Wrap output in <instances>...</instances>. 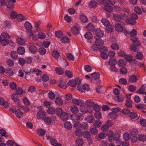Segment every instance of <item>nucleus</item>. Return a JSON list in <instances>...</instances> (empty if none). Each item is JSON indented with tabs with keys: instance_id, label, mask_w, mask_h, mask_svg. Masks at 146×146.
Returning <instances> with one entry per match:
<instances>
[{
	"instance_id": "1",
	"label": "nucleus",
	"mask_w": 146,
	"mask_h": 146,
	"mask_svg": "<svg viewBox=\"0 0 146 146\" xmlns=\"http://www.w3.org/2000/svg\"><path fill=\"white\" fill-rule=\"evenodd\" d=\"M138 18V16L136 14L133 13L131 15V17L128 18L127 21L128 23L133 25L135 24V20Z\"/></svg>"
},
{
	"instance_id": "2",
	"label": "nucleus",
	"mask_w": 146,
	"mask_h": 146,
	"mask_svg": "<svg viewBox=\"0 0 146 146\" xmlns=\"http://www.w3.org/2000/svg\"><path fill=\"white\" fill-rule=\"evenodd\" d=\"M77 88L79 91L82 93L84 92L86 90H89L90 89L88 85L86 84L82 85L80 82L78 84Z\"/></svg>"
},
{
	"instance_id": "3",
	"label": "nucleus",
	"mask_w": 146,
	"mask_h": 146,
	"mask_svg": "<svg viewBox=\"0 0 146 146\" xmlns=\"http://www.w3.org/2000/svg\"><path fill=\"white\" fill-rule=\"evenodd\" d=\"M92 78L93 80H95V81L96 83L98 84H100L101 83V81L99 79L100 76V74L98 72H95L91 74Z\"/></svg>"
},
{
	"instance_id": "4",
	"label": "nucleus",
	"mask_w": 146,
	"mask_h": 146,
	"mask_svg": "<svg viewBox=\"0 0 146 146\" xmlns=\"http://www.w3.org/2000/svg\"><path fill=\"white\" fill-rule=\"evenodd\" d=\"M81 82V80L79 78H77L74 80H70L68 82V84L70 86L75 87L77 85H78L79 82Z\"/></svg>"
},
{
	"instance_id": "5",
	"label": "nucleus",
	"mask_w": 146,
	"mask_h": 146,
	"mask_svg": "<svg viewBox=\"0 0 146 146\" xmlns=\"http://www.w3.org/2000/svg\"><path fill=\"white\" fill-rule=\"evenodd\" d=\"M56 113L58 116L60 117L61 119L64 121V112L61 108H58L56 109Z\"/></svg>"
},
{
	"instance_id": "6",
	"label": "nucleus",
	"mask_w": 146,
	"mask_h": 146,
	"mask_svg": "<svg viewBox=\"0 0 146 146\" xmlns=\"http://www.w3.org/2000/svg\"><path fill=\"white\" fill-rule=\"evenodd\" d=\"M71 119L72 120L74 121L80 120L83 119V116L82 114L81 113H79L77 114L73 115L71 116Z\"/></svg>"
},
{
	"instance_id": "7",
	"label": "nucleus",
	"mask_w": 146,
	"mask_h": 146,
	"mask_svg": "<svg viewBox=\"0 0 146 146\" xmlns=\"http://www.w3.org/2000/svg\"><path fill=\"white\" fill-rule=\"evenodd\" d=\"M29 49L30 52L33 54L36 53L38 51L36 46L33 45H30Z\"/></svg>"
},
{
	"instance_id": "8",
	"label": "nucleus",
	"mask_w": 146,
	"mask_h": 146,
	"mask_svg": "<svg viewBox=\"0 0 146 146\" xmlns=\"http://www.w3.org/2000/svg\"><path fill=\"white\" fill-rule=\"evenodd\" d=\"M131 94H129L128 96H127V99L126 100L125 102V105L126 106L129 108L132 107V104L131 102L132 101L131 100Z\"/></svg>"
},
{
	"instance_id": "9",
	"label": "nucleus",
	"mask_w": 146,
	"mask_h": 146,
	"mask_svg": "<svg viewBox=\"0 0 146 146\" xmlns=\"http://www.w3.org/2000/svg\"><path fill=\"white\" fill-rule=\"evenodd\" d=\"M7 7L12 9L14 7V3L16 2V0H9L7 1Z\"/></svg>"
},
{
	"instance_id": "10",
	"label": "nucleus",
	"mask_w": 146,
	"mask_h": 146,
	"mask_svg": "<svg viewBox=\"0 0 146 146\" xmlns=\"http://www.w3.org/2000/svg\"><path fill=\"white\" fill-rule=\"evenodd\" d=\"M46 115V112L43 110L41 109L37 113V117L38 119H41Z\"/></svg>"
},
{
	"instance_id": "11",
	"label": "nucleus",
	"mask_w": 146,
	"mask_h": 146,
	"mask_svg": "<svg viewBox=\"0 0 146 146\" xmlns=\"http://www.w3.org/2000/svg\"><path fill=\"white\" fill-rule=\"evenodd\" d=\"M72 102L74 104L77 105H80V106L82 105L84 103L83 101L82 100H78L75 98L72 100Z\"/></svg>"
},
{
	"instance_id": "12",
	"label": "nucleus",
	"mask_w": 146,
	"mask_h": 146,
	"mask_svg": "<svg viewBox=\"0 0 146 146\" xmlns=\"http://www.w3.org/2000/svg\"><path fill=\"white\" fill-rule=\"evenodd\" d=\"M100 3H102L106 5H107L108 4H110L112 5H114L115 3V0H102V1H99Z\"/></svg>"
},
{
	"instance_id": "13",
	"label": "nucleus",
	"mask_w": 146,
	"mask_h": 146,
	"mask_svg": "<svg viewBox=\"0 0 146 146\" xmlns=\"http://www.w3.org/2000/svg\"><path fill=\"white\" fill-rule=\"evenodd\" d=\"M55 35L58 38H62L61 41L64 42V38H63V33L62 31H56L55 32Z\"/></svg>"
},
{
	"instance_id": "14",
	"label": "nucleus",
	"mask_w": 146,
	"mask_h": 146,
	"mask_svg": "<svg viewBox=\"0 0 146 146\" xmlns=\"http://www.w3.org/2000/svg\"><path fill=\"white\" fill-rule=\"evenodd\" d=\"M96 39L95 44L96 46H99L103 44L104 41L101 38H98Z\"/></svg>"
},
{
	"instance_id": "15",
	"label": "nucleus",
	"mask_w": 146,
	"mask_h": 146,
	"mask_svg": "<svg viewBox=\"0 0 146 146\" xmlns=\"http://www.w3.org/2000/svg\"><path fill=\"white\" fill-rule=\"evenodd\" d=\"M129 81L132 83L136 82L138 79L137 77L134 75H133L129 76Z\"/></svg>"
},
{
	"instance_id": "16",
	"label": "nucleus",
	"mask_w": 146,
	"mask_h": 146,
	"mask_svg": "<svg viewBox=\"0 0 146 146\" xmlns=\"http://www.w3.org/2000/svg\"><path fill=\"white\" fill-rule=\"evenodd\" d=\"M95 33V35L94 36V38H95L102 37L104 35V33L101 30L97 31Z\"/></svg>"
},
{
	"instance_id": "17",
	"label": "nucleus",
	"mask_w": 146,
	"mask_h": 146,
	"mask_svg": "<svg viewBox=\"0 0 146 146\" xmlns=\"http://www.w3.org/2000/svg\"><path fill=\"white\" fill-rule=\"evenodd\" d=\"M24 27L27 31H31L32 29V27L31 24L29 22L26 21L25 22Z\"/></svg>"
},
{
	"instance_id": "18",
	"label": "nucleus",
	"mask_w": 146,
	"mask_h": 146,
	"mask_svg": "<svg viewBox=\"0 0 146 146\" xmlns=\"http://www.w3.org/2000/svg\"><path fill=\"white\" fill-rule=\"evenodd\" d=\"M104 8L105 10L108 12H113V7L108 4L105 6Z\"/></svg>"
},
{
	"instance_id": "19",
	"label": "nucleus",
	"mask_w": 146,
	"mask_h": 146,
	"mask_svg": "<svg viewBox=\"0 0 146 146\" xmlns=\"http://www.w3.org/2000/svg\"><path fill=\"white\" fill-rule=\"evenodd\" d=\"M86 28L88 30L92 31L95 30V27L92 23H90L86 26Z\"/></svg>"
},
{
	"instance_id": "20",
	"label": "nucleus",
	"mask_w": 146,
	"mask_h": 146,
	"mask_svg": "<svg viewBox=\"0 0 146 146\" xmlns=\"http://www.w3.org/2000/svg\"><path fill=\"white\" fill-rule=\"evenodd\" d=\"M43 119L45 123L47 125H49L52 123L51 118L48 117H46Z\"/></svg>"
},
{
	"instance_id": "21",
	"label": "nucleus",
	"mask_w": 146,
	"mask_h": 146,
	"mask_svg": "<svg viewBox=\"0 0 146 146\" xmlns=\"http://www.w3.org/2000/svg\"><path fill=\"white\" fill-rule=\"evenodd\" d=\"M56 112V109L52 107H49L47 110V112L50 114H54Z\"/></svg>"
},
{
	"instance_id": "22",
	"label": "nucleus",
	"mask_w": 146,
	"mask_h": 146,
	"mask_svg": "<svg viewBox=\"0 0 146 146\" xmlns=\"http://www.w3.org/2000/svg\"><path fill=\"white\" fill-rule=\"evenodd\" d=\"M17 52L19 54L23 55L25 52V48L23 47H20L18 48Z\"/></svg>"
},
{
	"instance_id": "23",
	"label": "nucleus",
	"mask_w": 146,
	"mask_h": 146,
	"mask_svg": "<svg viewBox=\"0 0 146 146\" xmlns=\"http://www.w3.org/2000/svg\"><path fill=\"white\" fill-rule=\"evenodd\" d=\"M115 30L118 32H121L123 30V28L121 24L117 23L115 26Z\"/></svg>"
},
{
	"instance_id": "24",
	"label": "nucleus",
	"mask_w": 146,
	"mask_h": 146,
	"mask_svg": "<svg viewBox=\"0 0 146 146\" xmlns=\"http://www.w3.org/2000/svg\"><path fill=\"white\" fill-rule=\"evenodd\" d=\"M0 105L4 106L6 108L8 107V103L7 102H5V101L3 98L0 97Z\"/></svg>"
},
{
	"instance_id": "25",
	"label": "nucleus",
	"mask_w": 146,
	"mask_h": 146,
	"mask_svg": "<svg viewBox=\"0 0 146 146\" xmlns=\"http://www.w3.org/2000/svg\"><path fill=\"white\" fill-rule=\"evenodd\" d=\"M117 64V60L114 58H111L109 60V64L111 66H114Z\"/></svg>"
},
{
	"instance_id": "26",
	"label": "nucleus",
	"mask_w": 146,
	"mask_h": 146,
	"mask_svg": "<svg viewBox=\"0 0 146 146\" xmlns=\"http://www.w3.org/2000/svg\"><path fill=\"white\" fill-rule=\"evenodd\" d=\"M15 115L17 117L20 118L23 115V113L21 110H17L15 111Z\"/></svg>"
},
{
	"instance_id": "27",
	"label": "nucleus",
	"mask_w": 146,
	"mask_h": 146,
	"mask_svg": "<svg viewBox=\"0 0 146 146\" xmlns=\"http://www.w3.org/2000/svg\"><path fill=\"white\" fill-rule=\"evenodd\" d=\"M65 75L69 78H71L73 76L72 73L70 70H66L65 72Z\"/></svg>"
},
{
	"instance_id": "28",
	"label": "nucleus",
	"mask_w": 146,
	"mask_h": 146,
	"mask_svg": "<svg viewBox=\"0 0 146 146\" xmlns=\"http://www.w3.org/2000/svg\"><path fill=\"white\" fill-rule=\"evenodd\" d=\"M70 110L72 113H76L78 112V109L76 106H71Z\"/></svg>"
},
{
	"instance_id": "29",
	"label": "nucleus",
	"mask_w": 146,
	"mask_h": 146,
	"mask_svg": "<svg viewBox=\"0 0 146 146\" xmlns=\"http://www.w3.org/2000/svg\"><path fill=\"white\" fill-rule=\"evenodd\" d=\"M38 52L41 55H44L46 53V50L44 48L40 47L39 49Z\"/></svg>"
},
{
	"instance_id": "30",
	"label": "nucleus",
	"mask_w": 146,
	"mask_h": 146,
	"mask_svg": "<svg viewBox=\"0 0 146 146\" xmlns=\"http://www.w3.org/2000/svg\"><path fill=\"white\" fill-rule=\"evenodd\" d=\"M101 21L103 24L105 26L107 27L110 25V23L109 20L105 18L102 19Z\"/></svg>"
},
{
	"instance_id": "31",
	"label": "nucleus",
	"mask_w": 146,
	"mask_h": 146,
	"mask_svg": "<svg viewBox=\"0 0 146 146\" xmlns=\"http://www.w3.org/2000/svg\"><path fill=\"white\" fill-rule=\"evenodd\" d=\"M37 133L39 136H42L45 135L46 132L42 129H40L37 130Z\"/></svg>"
},
{
	"instance_id": "32",
	"label": "nucleus",
	"mask_w": 146,
	"mask_h": 146,
	"mask_svg": "<svg viewBox=\"0 0 146 146\" xmlns=\"http://www.w3.org/2000/svg\"><path fill=\"white\" fill-rule=\"evenodd\" d=\"M131 135L128 133H125L123 135V137L126 141L130 139L131 138Z\"/></svg>"
},
{
	"instance_id": "33",
	"label": "nucleus",
	"mask_w": 146,
	"mask_h": 146,
	"mask_svg": "<svg viewBox=\"0 0 146 146\" xmlns=\"http://www.w3.org/2000/svg\"><path fill=\"white\" fill-rule=\"evenodd\" d=\"M17 95H18L15 93H13L12 96V99L15 102L19 101V99L18 98Z\"/></svg>"
},
{
	"instance_id": "34",
	"label": "nucleus",
	"mask_w": 146,
	"mask_h": 146,
	"mask_svg": "<svg viewBox=\"0 0 146 146\" xmlns=\"http://www.w3.org/2000/svg\"><path fill=\"white\" fill-rule=\"evenodd\" d=\"M55 102L57 105H61L63 104V101L61 100V98L57 97L55 100Z\"/></svg>"
},
{
	"instance_id": "35",
	"label": "nucleus",
	"mask_w": 146,
	"mask_h": 146,
	"mask_svg": "<svg viewBox=\"0 0 146 146\" xmlns=\"http://www.w3.org/2000/svg\"><path fill=\"white\" fill-rule=\"evenodd\" d=\"M72 31L74 34H77L79 33V28L76 26L73 27L72 29Z\"/></svg>"
},
{
	"instance_id": "36",
	"label": "nucleus",
	"mask_w": 146,
	"mask_h": 146,
	"mask_svg": "<svg viewBox=\"0 0 146 146\" xmlns=\"http://www.w3.org/2000/svg\"><path fill=\"white\" fill-rule=\"evenodd\" d=\"M135 58L137 59L141 60L143 59V56L141 53L138 52L136 55Z\"/></svg>"
},
{
	"instance_id": "37",
	"label": "nucleus",
	"mask_w": 146,
	"mask_h": 146,
	"mask_svg": "<svg viewBox=\"0 0 146 146\" xmlns=\"http://www.w3.org/2000/svg\"><path fill=\"white\" fill-rule=\"evenodd\" d=\"M11 56V58L14 60L17 59L18 57L17 53L15 51L12 52Z\"/></svg>"
},
{
	"instance_id": "38",
	"label": "nucleus",
	"mask_w": 146,
	"mask_h": 146,
	"mask_svg": "<svg viewBox=\"0 0 146 146\" xmlns=\"http://www.w3.org/2000/svg\"><path fill=\"white\" fill-rule=\"evenodd\" d=\"M17 16L18 20L19 21H21L24 20H26L27 18H25L24 16L21 14H19Z\"/></svg>"
},
{
	"instance_id": "39",
	"label": "nucleus",
	"mask_w": 146,
	"mask_h": 146,
	"mask_svg": "<svg viewBox=\"0 0 146 146\" xmlns=\"http://www.w3.org/2000/svg\"><path fill=\"white\" fill-rule=\"evenodd\" d=\"M97 2L94 0H92L90 1L89 5L92 8H95L97 6Z\"/></svg>"
},
{
	"instance_id": "40",
	"label": "nucleus",
	"mask_w": 146,
	"mask_h": 146,
	"mask_svg": "<svg viewBox=\"0 0 146 146\" xmlns=\"http://www.w3.org/2000/svg\"><path fill=\"white\" fill-rule=\"evenodd\" d=\"M76 144L78 146H82L84 144V141L80 138H78L76 140Z\"/></svg>"
},
{
	"instance_id": "41",
	"label": "nucleus",
	"mask_w": 146,
	"mask_h": 146,
	"mask_svg": "<svg viewBox=\"0 0 146 146\" xmlns=\"http://www.w3.org/2000/svg\"><path fill=\"white\" fill-rule=\"evenodd\" d=\"M17 41L18 44L20 45H23L25 43V40L22 38H17Z\"/></svg>"
},
{
	"instance_id": "42",
	"label": "nucleus",
	"mask_w": 146,
	"mask_h": 146,
	"mask_svg": "<svg viewBox=\"0 0 146 146\" xmlns=\"http://www.w3.org/2000/svg\"><path fill=\"white\" fill-rule=\"evenodd\" d=\"M55 71L56 73L59 75H62L63 73V70L60 68L56 67Z\"/></svg>"
},
{
	"instance_id": "43",
	"label": "nucleus",
	"mask_w": 146,
	"mask_h": 146,
	"mask_svg": "<svg viewBox=\"0 0 146 146\" xmlns=\"http://www.w3.org/2000/svg\"><path fill=\"white\" fill-rule=\"evenodd\" d=\"M128 90L131 92H134L136 89V87L132 85H130L128 87Z\"/></svg>"
},
{
	"instance_id": "44",
	"label": "nucleus",
	"mask_w": 146,
	"mask_h": 146,
	"mask_svg": "<svg viewBox=\"0 0 146 146\" xmlns=\"http://www.w3.org/2000/svg\"><path fill=\"white\" fill-rule=\"evenodd\" d=\"M113 17L117 21H120L122 19V17L120 15L117 14H114Z\"/></svg>"
},
{
	"instance_id": "45",
	"label": "nucleus",
	"mask_w": 146,
	"mask_h": 146,
	"mask_svg": "<svg viewBox=\"0 0 146 146\" xmlns=\"http://www.w3.org/2000/svg\"><path fill=\"white\" fill-rule=\"evenodd\" d=\"M85 38L88 39H90L92 37V35L90 32H87L84 35Z\"/></svg>"
},
{
	"instance_id": "46",
	"label": "nucleus",
	"mask_w": 146,
	"mask_h": 146,
	"mask_svg": "<svg viewBox=\"0 0 146 146\" xmlns=\"http://www.w3.org/2000/svg\"><path fill=\"white\" fill-rule=\"evenodd\" d=\"M52 56L56 59H58L59 57V54L58 52L56 50L52 51Z\"/></svg>"
},
{
	"instance_id": "47",
	"label": "nucleus",
	"mask_w": 146,
	"mask_h": 146,
	"mask_svg": "<svg viewBox=\"0 0 146 146\" xmlns=\"http://www.w3.org/2000/svg\"><path fill=\"white\" fill-rule=\"evenodd\" d=\"M113 30V26L112 25H108L106 28V31L109 33H111Z\"/></svg>"
},
{
	"instance_id": "48",
	"label": "nucleus",
	"mask_w": 146,
	"mask_h": 146,
	"mask_svg": "<svg viewBox=\"0 0 146 146\" xmlns=\"http://www.w3.org/2000/svg\"><path fill=\"white\" fill-rule=\"evenodd\" d=\"M113 135V132L112 131H109L108 132V135L109 137V140L110 141H112Z\"/></svg>"
},
{
	"instance_id": "49",
	"label": "nucleus",
	"mask_w": 146,
	"mask_h": 146,
	"mask_svg": "<svg viewBox=\"0 0 146 146\" xmlns=\"http://www.w3.org/2000/svg\"><path fill=\"white\" fill-rule=\"evenodd\" d=\"M84 68L85 70L88 72H90L92 70V68L90 66L86 65L84 66Z\"/></svg>"
},
{
	"instance_id": "50",
	"label": "nucleus",
	"mask_w": 146,
	"mask_h": 146,
	"mask_svg": "<svg viewBox=\"0 0 146 146\" xmlns=\"http://www.w3.org/2000/svg\"><path fill=\"white\" fill-rule=\"evenodd\" d=\"M83 135L85 138L88 139L90 137L91 135L88 131H86L84 132L83 133Z\"/></svg>"
},
{
	"instance_id": "51",
	"label": "nucleus",
	"mask_w": 146,
	"mask_h": 146,
	"mask_svg": "<svg viewBox=\"0 0 146 146\" xmlns=\"http://www.w3.org/2000/svg\"><path fill=\"white\" fill-rule=\"evenodd\" d=\"M138 139L141 141H146V136L144 135H139Z\"/></svg>"
},
{
	"instance_id": "52",
	"label": "nucleus",
	"mask_w": 146,
	"mask_h": 146,
	"mask_svg": "<svg viewBox=\"0 0 146 146\" xmlns=\"http://www.w3.org/2000/svg\"><path fill=\"white\" fill-rule=\"evenodd\" d=\"M9 43V41L5 38H2L1 44L3 46H5Z\"/></svg>"
},
{
	"instance_id": "53",
	"label": "nucleus",
	"mask_w": 146,
	"mask_h": 146,
	"mask_svg": "<svg viewBox=\"0 0 146 146\" xmlns=\"http://www.w3.org/2000/svg\"><path fill=\"white\" fill-rule=\"evenodd\" d=\"M118 114L116 113L112 112L109 114V116L112 119H115L117 117Z\"/></svg>"
},
{
	"instance_id": "54",
	"label": "nucleus",
	"mask_w": 146,
	"mask_h": 146,
	"mask_svg": "<svg viewBox=\"0 0 146 146\" xmlns=\"http://www.w3.org/2000/svg\"><path fill=\"white\" fill-rule=\"evenodd\" d=\"M23 89L21 88H18L16 89V94L18 95H21L23 93Z\"/></svg>"
},
{
	"instance_id": "55",
	"label": "nucleus",
	"mask_w": 146,
	"mask_h": 146,
	"mask_svg": "<svg viewBox=\"0 0 146 146\" xmlns=\"http://www.w3.org/2000/svg\"><path fill=\"white\" fill-rule=\"evenodd\" d=\"M82 131L80 129H76L75 131V134L78 137L81 136L82 134Z\"/></svg>"
},
{
	"instance_id": "56",
	"label": "nucleus",
	"mask_w": 146,
	"mask_h": 146,
	"mask_svg": "<svg viewBox=\"0 0 146 146\" xmlns=\"http://www.w3.org/2000/svg\"><path fill=\"white\" fill-rule=\"evenodd\" d=\"M126 62L124 60L120 59L118 62V65L120 66H124L126 65Z\"/></svg>"
},
{
	"instance_id": "57",
	"label": "nucleus",
	"mask_w": 146,
	"mask_h": 146,
	"mask_svg": "<svg viewBox=\"0 0 146 146\" xmlns=\"http://www.w3.org/2000/svg\"><path fill=\"white\" fill-rule=\"evenodd\" d=\"M19 64L21 65H24L26 62V59L24 58H19Z\"/></svg>"
},
{
	"instance_id": "58",
	"label": "nucleus",
	"mask_w": 146,
	"mask_h": 146,
	"mask_svg": "<svg viewBox=\"0 0 146 146\" xmlns=\"http://www.w3.org/2000/svg\"><path fill=\"white\" fill-rule=\"evenodd\" d=\"M74 126L76 129H80L82 125L79 121H77L74 124Z\"/></svg>"
},
{
	"instance_id": "59",
	"label": "nucleus",
	"mask_w": 146,
	"mask_h": 146,
	"mask_svg": "<svg viewBox=\"0 0 146 146\" xmlns=\"http://www.w3.org/2000/svg\"><path fill=\"white\" fill-rule=\"evenodd\" d=\"M93 109L96 112H99L100 109V106L98 104H95L93 107Z\"/></svg>"
},
{
	"instance_id": "60",
	"label": "nucleus",
	"mask_w": 146,
	"mask_h": 146,
	"mask_svg": "<svg viewBox=\"0 0 146 146\" xmlns=\"http://www.w3.org/2000/svg\"><path fill=\"white\" fill-rule=\"evenodd\" d=\"M64 127L68 129H70L72 128V125L70 122L67 121L64 123Z\"/></svg>"
},
{
	"instance_id": "61",
	"label": "nucleus",
	"mask_w": 146,
	"mask_h": 146,
	"mask_svg": "<svg viewBox=\"0 0 146 146\" xmlns=\"http://www.w3.org/2000/svg\"><path fill=\"white\" fill-rule=\"evenodd\" d=\"M42 80L44 82H47L49 80V76L46 74L43 75L42 76Z\"/></svg>"
},
{
	"instance_id": "62",
	"label": "nucleus",
	"mask_w": 146,
	"mask_h": 146,
	"mask_svg": "<svg viewBox=\"0 0 146 146\" xmlns=\"http://www.w3.org/2000/svg\"><path fill=\"white\" fill-rule=\"evenodd\" d=\"M94 102L91 100H89L86 101V105L88 107H91L94 105Z\"/></svg>"
},
{
	"instance_id": "63",
	"label": "nucleus",
	"mask_w": 146,
	"mask_h": 146,
	"mask_svg": "<svg viewBox=\"0 0 146 146\" xmlns=\"http://www.w3.org/2000/svg\"><path fill=\"white\" fill-rule=\"evenodd\" d=\"M2 38H5L6 39H9L11 38V36L9 35L7 33H3L2 34Z\"/></svg>"
},
{
	"instance_id": "64",
	"label": "nucleus",
	"mask_w": 146,
	"mask_h": 146,
	"mask_svg": "<svg viewBox=\"0 0 146 146\" xmlns=\"http://www.w3.org/2000/svg\"><path fill=\"white\" fill-rule=\"evenodd\" d=\"M129 115L132 119H134L137 117V114L136 113L133 112H131Z\"/></svg>"
}]
</instances>
